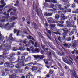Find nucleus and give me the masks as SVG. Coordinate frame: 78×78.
<instances>
[{"instance_id": "25", "label": "nucleus", "mask_w": 78, "mask_h": 78, "mask_svg": "<svg viewBox=\"0 0 78 78\" xmlns=\"http://www.w3.org/2000/svg\"><path fill=\"white\" fill-rule=\"evenodd\" d=\"M21 58L22 60H25V57L24 56H22L21 57Z\"/></svg>"}, {"instance_id": "53", "label": "nucleus", "mask_w": 78, "mask_h": 78, "mask_svg": "<svg viewBox=\"0 0 78 78\" xmlns=\"http://www.w3.org/2000/svg\"><path fill=\"white\" fill-rule=\"evenodd\" d=\"M74 39H75V37L74 36H73L72 41H73Z\"/></svg>"}, {"instance_id": "49", "label": "nucleus", "mask_w": 78, "mask_h": 78, "mask_svg": "<svg viewBox=\"0 0 78 78\" xmlns=\"http://www.w3.org/2000/svg\"><path fill=\"white\" fill-rule=\"evenodd\" d=\"M42 47L43 48V49H44V48H45V45H44V46H43L42 45Z\"/></svg>"}, {"instance_id": "46", "label": "nucleus", "mask_w": 78, "mask_h": 78, "mask_svg": "<svg viewBox=\"0 0 78 78\" xmlns=\"http://www.w3.org/2000/svg\"><path fill=\"white\" fill-rule=\"evenodd\" d=\"M41 53L42 54V55H44V52L43 51H41Z\"/></svg>"}, {"instance_id": "56", "label": "nucleus", "mask_w": 78, "mask_h": 78, "mask_svg": "<svg viewBox=\"0 0 78 78\" xmlns=\"http://www.w3.org/2000/svg\"><path fill=\"white\" fill-rule=\"evenodd\" d=\"M18 55H20V52H18Z\"/></svg>"}, {"instance_id": "47", "label": "nucleus", "mask_w": 78, "mask_h": 78, "mask_svg": "<svg viewBox=\"0 0 78 78\" xmlns=\"http://www.w3.org/2000/svg\"><path fill=\"white\" fill-rule=\"evenodd\" d=\"M17 30L15 29L14 31V33H16L17 32Z\"/></svg>"}, {"instance_id": "28", "label": "nucleus", "mask_w": 78, "mask_h": 78, "mask_svg": "<svg viewBox=\"0 0 78 78\" xmlns=\"http://www.w3.org/2000/svg\"><path fill=\"white\" fill-rule=\"evenodd\" d=\"M4 64H5V66H8L9 65V63H8L6 62V63H5Z\"/></svg>"}, {"instance_id": "11", "label": "nucleus", "mask_w": 78, "mask_h": 78, "mask_svg": "<svg viewBox=\"0 0 78 78\" xmlns=\"http://www.w3.org/2000/svg\"><path fill=\"white\" fill-rule=\"evenodd\" d=\"M77 42H78V41H75V42L73 44V47H76V44H77Z\"/></svg>"}, {"instance_id": "17", "label": "nucleus", "mask_w": 78, "mask_h": 78, "mask_svg": "<svg viewBox=\"0 0 78 78\" xmlns=\"http://www.w3.org/2000/svg\"><path fill=\"white\" fill-rule=\"evenodd\" d=\"M27 38H28V39H32L33 41L34 40V39H33V38L30 35L29 36V38L28 37H27Z\"/></svg>"}, {"instance_id": "9", "label": "nucleus", "mask_w": 78, "mask_h": 78, "mask_svg": "<svg viewBox=\"0 0 78 78\" xmlns=\"http://www.w3.org/2000/svg\"><path fill=\"white\" fill-rule=\"evenodd\" d=\"M62 5H59L58 6V9H60V10H64V8H62Z\"/></svg>"}, {"instance_id": "5", "label": "nucleus", "mask_w": 78, "mask_h": 78, "mask_svg": "<svg viewBox=\"0 0 78 78\" xmlns=\"http://www.w3.org/2000/svg\"><path fill=\"white\" fill-rule=\"evenodd\" d=\"M66 23L67 24H68V25H69V26L70 25H72V26H73V25H74V22L73 21H72L71 22V23L70 22H69V21H67L66 22Z\"/></svg>"}, {"instance_id": "30", "label": "nucleus", "mask_w": 78, "mask_h": 78, "mask_svg": "<svg viewBox=\"0 0 78 78\" xmlns=\"http://www.w3.org/2000/svg\"><path fill=\"white\" fill-rule=\"evenodd\" d=\"M20 64L21 66H24V63L21 61Z\"/></svg>"}, {"instance_id": "63", "label": "nucleus", "mask_w": 78, "mask_h": 78, "mask_svg": "<svg viewBox=\"0 0 78 78\" xmlns=\"http://www.w3.org/2000/svg\"><path fill=\"white\" fill-rule=\"evenodd\" d=\"M71 33H72V34H73L74 33V31H71Z\"/></svg>"}, {"instance_id": "64", "label": "nucleus", "mask_w": 78, "mask_h": 78, "mask_svg": "<svg viewBox=\"0 0 78 78\" xmlns=\"http://www.w3.org/2000/svg\"><path fill=\"white\" fill-rule=\"evenodd\" d=\"M76 53L77 54H78V50L76 51Z\"/></svg>"}, {"instance_id": "42", "label": "nucleus", "mask_w": 78, "mask_h": 78, "mask_svg": "<svg viewBox=\"0 0 78 78\" xmlns=\"http://www.w3.org/2000/svg\"><path fill=\"white\" fill-rule=\"evenodd\" d=\"M5 75V72H3L2 73V76H4Z\"/></svg>"}, {"instance_id": "13", "label": "nucleus", "mask_w": 78, "mask_h": 78, "mask_svg": "<svg viewBox=\"0 0 78 78\" xmlns=\"http://www.w3.org/2000/svg\"><path fill=\"white\" fill-rule=\"evenodd\" d=\"M70 72L72 74V75H75H75H76V73H75V72L74 70H71L70 71Z\"/></svg>"}, {"instance_id": "16", "label": "nucleus", "mask_w": 78, "mask_h": 78, "mask_svg": "<svg viewBox=\"0 0 78 78\" xmlns=\"http://www.w3.org/2000/svg\"><path fill=\"white\" fill-rule=\"evenodd\" d=\"M16 76V74H12V76H9L10 78H14V77H15Z\"/></svg>"}, {"instance_id": "32", "label": "nucleus", "mask_w": 78, "mask_h": 78, "mask_svg": "<svg viewBox=\"0 0 78 78\" xmlns=\"http://www.w3.org/2000/svg\"><path fill=\"white\" fill-rule=\"evenodd\" d=\"M54 33H55V34H59V35H60V34H60V33H59L58 32L56 33L55 32H54Z\"/></svg>"}, {"instance_id": "34", "label": "nucleus", "mask_w": 78, "mask_h": 78, "mask_svg": "<svg viewBox=\"0 0 78 78\" xmlns=\"http://www.w3.org/2000/svg\"><path fill=\"white\" fill-rule=\"evenodd\" d=\"M44 15L45 16H47L48 14L46 13V12H45L44 13Z\"/></svg>"}, {"instance_id": "58", "label": "nucleus", "mask_w": 78, "mask_h": 78, "mask_svg": "<svg viewBox=\"0 0 78 78\" xmlns=\"http://www.w3.org/2000/svg\"><path fill=\"white\" fill-rule=\"evenodd\" d=\"M75 52L74 51H73L72 52V54H73H73H74Z\"/></svg>"}, {"instance_id": "6", "label": "nucleus", "mask_w": 78, "mask_h": 78, "mask_svg": "<svg viewBox=\"0 0 78 78\" xmlns=\"http://www.w3.org/2000/svg\"><path fill=\"white\" fill-rule=\"evenodd\" d=\"M3 1H4L3 0H1V4H4V5H1L0 6V9H1V8L2 9V8H3V7L6 5V4H5Z\"/></svg>"}, {"instance_id": "22", "label": "nucleus", "mask_w": 78, "mask_h": 78, "mask_svg": "<svg viewBox=\"0 0 78 78\" xmlns=\"http://www.w3.org/2000/svg\"><path fill=\"white\" fill-rule=\"evenodd\" d=\"M50 25L52 28H55V24H50Z\"/></svg>"}, {"instance_id": "29", "label": "nucleus", "mask_w": 78, "mask_h": 78, "mask_svg": "<svg viewBox=\"0 0 78 78\" xmlns=\"http://www.w3.org/2000/svg\"><path fill=\"white\" fill-rule=\"evenodd\" d=\"M63 60L64 61V62H67V60L66 58H63Z\"/></svg>"}, {"instance_id": "1", "label": "nucleus", "mask_w": 78, "mask_h": 78, "mask_svg": "<svg viewBox=\"0 0 78 78\" xmlns=\"http://www.w3.org/2000/svg\"><path fill=\"white\" fill-rule=\"evenodd\" d=\"M27 50L29 51H30V50L32 51H36V52H37V53H39V49H36L34 50V48L33 47H32L30 48V49H29L28 48H27Z\"/></svg>"}, {"instance_id": "45", "label": "nucleus", "mask_w": 78, "mask_h": 78, "mask_svg": "<svg viewBox=\"0 0 78 78\" xmlns=\"http://www.w3.org/2000/svg\"><path fill=\"white\" fill-rule=\"evenodd\" d=\"M28 53H24V55H25V56H27V55H28Z\"/></svg>"}, {"instance_id": "20", "label": "nucleus", "mask_w": 78, "mask_h": 78, "mask_svg": "<svg viewBox=\"0 0 78 78\" xmlns=\"http://www.w3.org/2000/svg\"><path fill=\"white\" fill-rule=\"evenodd\" d=\"M19 50H21L22 51L24 50V49H23V48H22L21 47L19 48Z\"/></svg>"}, {"instance_id": "38", "label": "nucleus", "mask_w": 78, "mask_h": 78, "mask_svg": "<svg viewBox=\"0 0 78 78\" xmlns=\"http://www.w3.org/2000/svg\"><path fill=\"white\" fill-rule=\"evenodd\" d=\"M30 43H31V44H32V45L34 44V43L31 40H30Z\"/></svg>"}, {"instance_id": "18", "label": "nucleus", "mask_w": 78, "mask_h": 78, "mask_svg": "<svg viewBox=\"0 0 78 78\" xmlns=\"http://www.w3.org/2000/svg\"><path fill=\"white\" fill-rule=\"evenodd\" d=\"M12 34H10L9 37L10 39L12 40V39H13V38H12Z\"/></svg>"}, {"instance_id": "26", "label": "nucleus", "mask_w": 78, "mask_h": 78, "mask_svg": "<svg viewBox=\"0 0 78 78\" xmlns=\"http://www.w3.org/2000/svg\"><path fill=\"white\" fill-rule=\"evenodd\" d=\"M13 50L14 51H16V50H17V48L16 47L13 48Z\"/></svg>"}, {"instance_id": "21", "label": "nucleus", "mask_w": 78, "mask_h": 78, "mask_svg": "<svg viewBox=\"0 0 78 78\" xmlns=\"http://www.w3.org/2000/svg\"><path fill=\"white\" fill-rule=\"evenodd\" d=\"M33 25H34V27L35 28L37 29V26H36V24L35 23H33Z\"/></svg>"}, {"instance_id": "39", "label": "nucleus", "mask_w": 78, "mask_h": 78, "mask_svg": "<svg viewBox=\"0 0 78 78\" xmlns=\"http://www.w3.org/2000/svg\"><path fill=\"white\" fill-rule=\"evenodd\" d=\"M60 23H61V24H63L64 23V21H61L60 22Z\"/></svg>"}, {"instance_id": "36", "label": "nucleus", "mask_w": 78, "mask_h": 78, "mask_svg": "<svg viewBox=\"0 0 78 78\" xmlns=\"http://www.w3.org/2000/svg\"><path fill=\"white\" fill-rule=\"evenodd\" d=\"M53 73V71H50L49 72V73H50V74H52Z\"/></svg>"}, {"instance_id": "12", "label": "nucleus", "mask_w": 78, "mask_h": 78, "mask_svg": "<svg viewBox=\"0 0 78 78\" xmlns=\"http://www.w3.org/2000/svg\"><path fill=\"white\" fill-rule=\"evenodd\" d=\"M48 22H52V21L53 20V18H49L48 19Z\"/></svg>"}, {"instance_id": "19", "label": "nucleus", "mask_w": 78, "mask_h": 78, "mask_svg": "<svg viewBox=\"0 0 78 78\" xmlns=\"http://www.w3.org/2000/svg\"><path fill=\"white\" fill-rule=\"evenodd\" d=\"M55 19H58L59 17V15H55Z\"/></svg>"}, {"instance_id": "51", "label": "nucleus", "mask_w": 78, "mask_h": 78, "mask_svg": "<svg viewBox=\"0 0 78 78\" xmlns=\"http://www.w3.org/2000/svg\"><path fill=\"white\" fill-rule=\"evenodd\" d=\"M27 59H28V60H30L31 59V57H29L27 58Z\"/></svg>"}, {"instance_id": "54", "label": "nucleus", "mask_w": 78, "mask_h": 78, "mask_svg": "<svg viewBox=\"0 0 78 78\" xmlns=\"http://www.w3.org/2000/svg\"><path fill=\"white\" fill-rule=\"evenodd\" d=\"M11 9H10L8 11V13L9 12V11H11Z\"/></svg>"}, {"instance_id": "35", "label": "nucleus", "mask_w": 78, "mask_h": 78, "mask_svg": "<svg viewBox=\"0 0 78 78\" xmlns=\"http://www.w3.org/2000/svg\"><path fill=\"white\" fill-rule=\"evenodd\" d=\"M67 41H71V38H68L67 39Z\"/></svg>"}, {"instance_id": "4", "label": "nucleus", "mask_w": 78, "mask_h": 78, "mask_svg": "<svg viewBox=\"0 0 78 78\" xmlns=\"http://www.w3.org/2000/svg\"><path fill=\"white\" fill-rule=\"evenodd\" d=\"M34 57L35 58H39L40 59H42V58H44V56L38 55H34Z\"/></svg>"}, {"instance_id": "57", "label": "nucleus", "mask_w": 78, "mask_h": 78, "mask_svg": "<svg viewBox=\"0 0 78 78\" xmlns=\"http://www.w3.org/2000/svg\"><path fill=\"white\" fill-rule=\"evenodd\" d=\"M76 13H78V9L76 10Z\"/></svg>"}, {"instance_id": "24", "label": "nucleus", "mask_w": 78, "mask_h": 78, "mask_svg": "<svg viewBox=\"0 0 78 78\" xmlns=\"http://www.w3.org/2000/svg\"><path fill=\"white\" fill-rule=\"evenodd\" d=\"M52 13H48L47 16H51Z\"/></svg>"}, {"instance_id": "7", "label": "nucleus", "mask_w": 78, "mask_h": 78, "mask_svg": "<svg viewBox=\"0 0 78 78\" xmlns=\"http://www.w3.org/2000/svg\"><path fill=\"white\" fill-rule=\"evenodd\" d=\"M69 62H68L67 63L68 64H69V65H70L71 64H73V62H72V61L71 60H72V58H71V57H69Z\"/></svg>"}, {"instance_id": "15", "label": "nucleus", "mask_w": 78, "mask_h": 78, "mask_svg": "<svg viewBox=\"0 0 78 78\" xmlns=\"http://www.w3.org/2000/svg\"><path fill=\"white\" fill-rule=\"evenodd\" d=\"M30 69L31 70H32L33 71V70H37V68L36 67H35L34 66H33L32 67V69Z\"/></svg>"}, {"instance_id": "27", "label": "nucleus", "mask_w": 78, "mask_h": 78, "mask_svg": "<svg viewBox=\"0 0 78 78\" xmlns=\"http://www.w3.org/2000/svg\"><path fill=\"white\" fill-rule=\"evenodd\" d=\"M15 55V54L14 53H12L10 54V56L11 57H12V56H14Z\"/></svg>"}, {"instance_id": "50", "label": "nucleus", "mask_w": 78, "mask_h": 78, "mask_svg": "<svg viewBox=\"0 0 78 78\" xmlns=\"http://www.w3.org/2000/svg\"><path fill=\"white\" fill-rule=\"evenodd\" d=\"M19 31H18L17 34V36H19Z\"/></svg>"}, {"instance_id": "43", "label": "nucleus", "mask_w": 78, "mask_h": 78, "mask_svg": "<svg viewBox=\"0 0 78 78\" xmlns=\"http://www.w3.org/2000/svg\"><path fill=\"white\" fill-rule=\"evenodd\" d=\"M58 55H59L60 56H62V55L61 54V53L59 52H58Z\"/></svg>"}, {"instance_id": "8", "label": "nucleus", "mask_w": 78, "mask_h": 78, "mask_svg": "<svg viewBox=\"0 0 78 78\" xmlns=\"http://www.w3.org/2000/svg\"><path fill=\"white\" fill-rule=\"evenodd\" d=\"M61 18L62 20H65V19H66V18L67 19V17L65 16L64 14H62L61 16Z\"/></svg>"}, {"instance_id": "37", "label": "nucleus", "mask_w": 78, "mask_h": 78, "mask_svg": "<svg viewBox=\"0 0 78 78\" xmlns=\"http://www.w3.org/2000/svg\"><path fill=\"white\" fill-rule=\"evenodd\" d=\"M68 12H71V9H68Z\"/></svg>"}, {"instance_id": "31", "label": "nucleus", "mask_w": 78, "mask_h": 78, "mask_svg": "<svg viewBox=\"0 0 78 78\" xmlns=\"http://www.w3.org/2000/svg\"><path fill=\"white\" fill-rule=\"evenodd\" d=\"M27 39H26L25 40H24L23 41V43H24V44L25 45V44H26V41H27Z\"/></svg>"}, {"instance_id": "41", "label": "nucleus", "mask_w": 78, "mask_h": 78, "mask_svg": "<svg viewBox=\"0 0 78 78\" xmlns=\"http://www.w3.org/2000/svg\"><path fill=\"white\" fill-rule=\"evenodd\" d=\"M44 5L45 6H47V5H48L47 3H44Z\"/></svg>"}, {"instance_id": "2", "label": "nucleus", "mask_w": 78, "mask_h": 78, "mask_svg": "<svg viewBox=\"0 0 78 78\" xmlns=\"http://www.w3.org/2000/svg\"><path fill=\"white\" fill-rule=\"evenodd\" d=\"M64 31H65V32L62 34V36H63L64 39H65V37L66 36V35H67V29H63L62 30Z\"/></svg>"}, {"instance_id": "52", "label": "nucleus", "mask_w": 78, "mask_h": 78, "mask_svg": "<svg viewBox=\"0 0 78 78\" xmlns=\"http://www.w3.org/2000/svg\"><path fill=\"white\" fill-rule=\"evenodd\" d=\"M45 63L46 64H48V61H46Z\"/></svg>"}, {"instance_id": "14", "label": "nucleus", "mask_w": 78, "mask_h": 78, "mask_svg": "<svg viewBox=\"0 0 78 78\" xmlns=\"http://www.w3.org/2000/svg\"><path fill=\"white\" fill-rule=\"evenodd\" d=\"M17 19V18L16 17H12V18L11 19L9 20V22H12V19L13 20H15V19Z\"/></svg>"}, {"instance_id": "60", "label": "nucleus", "mask_w": 78, "mask_h": 78, "mask_svg": "<svg viewBox=\"0 0 78 78\" xmlns=\"http://www.w3.org/2000/svg\"><path fill=\"white\" fill-rule=\"evenodd\" d=\"M73 13H76V11H73Z\"/></svg>"}, {"instance_id": "33", "label": "nucleus", "mask_w": 78, "mask_h": 78, "mask_svg": "<svg viewBox=\"0 0 78 78\" xmlns=\"http://www.w3.org/2000/svg\"><path fill=\"white\" fill-rule=\"evenodd\" d=\"M72 7L73 8H74V7H75V4H73L72 5Z\"/></svg>"}, {"instance_id": "62", "label": "nucleus", "mask_w": 78, "mask_h": 78, "mask_svg": "<svg viewBox=\"0 0 78 78\" xmlns=\"http://www.w3.org/2000/svg\"><path fill=\"white\" fill-rule=\"evenodd\" d=\"M35 45H34V46H35V47H37L36 45H37V43H35Z\"/></svg>"}, {"instance_id": "59", "label": "nucleus", "mask_w": 78, "mask_h": 78, "mask_svg": "<svg viewBox=\"0 0 78 78\" xmlns=\"http://www.w3.org/2000/svg\"><path fill=\"white\" fill-rule=\"evenodd\" d=\"M58 40H59V41H61V37H58Z\"/></svg>"}, {"instance_id": "23", "label": "nucleus", "mask_w": 78, "mask_h": 78, "mask_svg": "<svg viewBox=\"0 0 78 78\" xmlns=\"http://www.w3.org/2000/svg\"><path fill=\"white\" fill-rule=\"evenodd\" d=\"M15 67L16 68H17L18 69H19L20 68V66L18 64H16L15 65Z\"/></svg>"}, {"instance_id": "10", "label": "nucleus", "mask_w": 78, "mask_h": 78, "mask_svg": "<svg viewBox=\"0 0 78 78\" xmlns=\"http://www.w3.org/2000/svg\"><path fill=\"white\" fill-rule=\"evenodd\" d=\"M71 45L72 44H70L69 45V46H68V44H67L66 43L64 44V45L65 46V47H67V48H70V47L71 46Z\"/></svg>"}, {"instance_id": "55", "label": "nucleus", "mask_w": 78, "mask_h": 78, "mask_svg": "<svg viewBox=\"0 0 78 78\" xmlns=\"http://www.w3.org/2000/svg\"><path fill=\"white\" fill-rule=\"evenodd\" d=\"M51 8H53V6H54V5H53V4H51Z\"/></svg>"}, {"instance_id": "40", "label": "nucleus", "mask_w": 78, "mask_h": 78, "mask_svg": "<svg viewBox=\"0 0 78 78\" xmlns=\"http://www.w3.org/2000/svg\"><path fill=\"white\" fill-rule=\"evenodd\" d=\"M26 78H30V75H27L26 76Z\"/></svg>"}, {"instance_id": "48", "label": "nucleus", "mask_w": 78, "mask_h": 78, "mask_svg": "<svg viewBox=\"0 0 78 78\" xmlns=\"http://www.w3.org/2000/svg\"><path fill=\"white\" fill-rule=\"evenodd\" d=\"M48 32V33H49V34H50V35L51 34V32H50V30H49Z\"/></svg>"}, {"instance_id": "61", "label": "nucleus", "mask_w": 78, "mask_h": 78, "mask_svg": "<svg viewBox=\"0 0 78 78\" xmlns=\"http://www.w3.org/2000/svg\"><path fill=\"white\" fill-rule=\"evenodd\" d=\"M22 20H23V21H24L25 20V18L23 17V18H22Z\"/></svg>"}, {"instance_id": "44", "label": "nucleus", "mask_w": 78, "mask_h": 78, "mask_svg": "<svg viewBox=\"0 0 78 78\" xmlns=\"http://www.w3.org/2000/svg\"><path fill=\"white\" fill-rule=\"evenodd\" d=\"M21 61H22V60L19 59L17 62H20Z\"/></svg>"}, {"instance_id": "3", "label": "nucleus", "mask_w": 78, "mask_h": 78, "mask_svg": "<svg viewBox=\"0 0 78 78\" xmlns=\"http://www.w3.org/2000/svg\"><path fill=\"white\" fill-rule=\"evenodd\" d=\"M46 2H49V3H56L57 1L56 0H45Z\"/></svg>"}]
</instances>
